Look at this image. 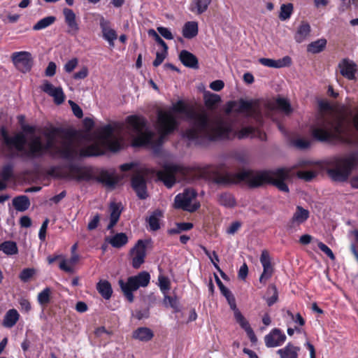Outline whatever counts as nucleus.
<instances>
[{
	"label": "nucleus",
	"instance_id": "a211bd4d",
	"mask_svg": "<svg viewBox=\"0 0 358 358\" xmlns=\"http://www.w3.org/2000/svg\"><path fill=\"white\" fill-rule=\"evenodd\" d=\"M309 215L310 213L308 210L303 208L301 206H297L296 208V211L287 223V229H293L299 227L308 219Z\"/></svg>",
	"mask_w": 358,
	"mask_h": 358
},
{
	"label": "nucleus",
	"instance_id": "c85d7f7f",
	"mask_svg": "<svg viewBox=\"0 0 358 358\" xmlns=\"http://www.w3.org/2000/svg\"><path fill=\"white\" fill-rule=\"evenodd\" d=\"M217 202L225 208H231L236 206L234 196L229 192H223L217 194Z\"/></svg>",
	"mask_w": 358,
	"mask_h": 358
},
{
	"label": "nucleus",
	"instance_id": "bf43d9fd",
	"mask_svg": "<svg viewBox=\"0 0 358 358\" xmlns=\"http://www.w3.org/2000/svg\"><path fill=\"white\" fill-rule=\"evenodd\" d=\"M317 245H318V248L324 253H325L331 260H335V259H336L335 255H334L331 250L327 245H326L322 242H319Z\"/></svg>",
	"mask_w": 358,
	"mask_h": 358
},
{
	"label": "nucleus",
	"instance_id": "338daca9",
	"mask_svg": "<svg viewBox=\"0 0 358 358\" xmlns=\"http://www.w3.org/2000/svg\"><path fill=\"white\" fill-rule=\"evenodd\" d=\"M87 75L88 69L86 66H83L79 71L74 73L73 78L76 80H82L85 78Z\"/></svg>",
	"mask_w": 358,
	"mask_h": 358
},
{
	"label": "nucleus",
	"instance_id": "473e14b6",
	"mask_svg": "<svg viewBox=\"0 0 358 358\" xmlns=\"http://www.w3.org/2000/svg\"><path fill=\"white\" fill-rule=\"evenodd\" d=\"M198 34V24L191 21L185 24L182 28V35L185 38H192Z\"/></svg>",
	"mask_w": 358,
	"mask_h": 358
},
{
	"label": "nucleus",
	"instance_id": "4be33fe9",
	"mask_svg": "<svg viewBox=\"0 0 358 358\" xmlns=\"http://www.w3.org/2000/svg\"><path fill=\"white\" fill-rule=\"evenodd\" d=\"M44 92L54 98L56 104L60 105L64 101V94L61 87H55L50 83L45 81L42 87Z\"/></svg>",
	"mask_w": 358,
	"mask_h": 358
},
{
	"label": "nucleus",
	"instance_id": "393cba45",
	"mask_svg": "<svg viewBox=\"0 0 358 358\" xmlns=\"http://www.w3.org/2000/svg\"><path fill=\"white\" fill-rule=\"evenodd\" d=\"M179 59L186 67L193 69H199V61L197 57L194 54L186 50H183L180 52Z\"/></svg>",
	"mask_w": 358,
	"mask_h": 358
},
{
	"label": "nucleus",
	"instance_id": "4d7b16f0",
	"mask_svg": "<svg viewBox=\"0 0 358 358\" xmlns=\"http://www.w3.org/2000/svg\"><path fill=\"white\" fill-rule=\"evenodd\" d=\"M167 53L168 50L164 49L162 52H157L156 53V58L153 62V66L155 67L159 66L166 57Z\"/></svg>",
	"mask_w": 358,
	"mask_h": 358
},
{
	"label": "nucleus",
	"instance_id": "aec40b11",
	"mask_svg": "<svg viewBox=\"0 0 358 358\" xmlns=\"http://www.w3.org/2000/svg\"><path fill=\"white\" fill-rule=\"evenodd\" d=\"M63 15L64 16V21L68 26L67 33L73 36L76 35L80 28L75 13L70 8H64L63 9Z\"/></svg>",
	"mask_w": 358,
	"mask_h": 358
},
{
	"label": "nucleus",
	"instance_id": "1a4fd4ad",
	"mask_svg": "<svg viewBox=\"0 0 358 358\" xmlns=\"http://www.w3.org/2000/svg\"><path fill=\"white\" fill-rule=\"evenodd\" d=\"M188 169L181 165L168 164L157 172V178L168 188H171L178 181L186 180Z\"/></svg>",
	"mask_w": 358,
	"mask_h": 358
},
{
	"label": "nucleus",
	"instance_id": "72a5a7b5",
	"mask_svg": "<svg viewBox=\"0 0 358 358\" xmlns=\"http://www.w3.org/2000/svg\"><path fill=\"white\" fill-rule=\"evenodd\" d=\"M203 99L206 106L210 110L215 109L217 105L221 101L220 95L209 92L204 93Z\"/></svg>",
	"mask_w": 358,
	"mask_h": 358
},
{
	"label": "nucleus",
	"instance_id": "f03ea898",
	"mask_svg": "<svg viewBox=\"0 0 358 358\" xmlns=\"http://www.w3.org/2000/svg\"><path fill=\"white\" fill-rule=\"evenodd\" d=\"M173 110L185 115L189 127L183 132V137L196 144H202L206 139L226 136L229 127L222 122H211L208 113L204 109H187L182 101L173 104Z\"/></svg>",
	"mask_w": 358,
	"mask_h": 358
},
{
	"label": "nucleus",
	"instance_id": "603ef678",
	"mask_svg": "<svg viewBox=\"0 0 358 358\" xmlns=\"http://www.w3.org/2000/svg\"><path fill=\"white\" fill-rule=\"evenodd\" d=\"M234 317L236 322L241 325V327L246 331L248 329L250 326L248 322L245 320L243 315L241 314L240 310H237L236 313H234Z\"/></svg>",
	"mask_w": 358,
	"mask_h": 358
},
{
	"label": "nucleus",
	"instance_id": "4468645a",
	"mask_svg": "<svg viewBox=\"0 0 358 358\" xmlns=\"http://www.w3.org/2000/svg\"><path fill=\"white\" fill-rule=\"evenodd\" d=\"M222 122L224 124H225V125L227 126V127H229V132H227V134L226 135V136L219 137V138H216L215 139H206V142L214 141H217V140H223V139H232L235 137H237L238 139H243V138H246L249 136L252 137V136L253 135V133H255V127H245L242 128L239 131H235L233 130L231 124L222 119H220V118L215 119V120L212 119V120H211V122Z\"/></svg>",
	"mask_w": 358,
	"mask_h": 358
},
{
	"label": "nucleus",
	"instance_id": "9d476101",
	"mask_svg": "<svg viewBox=\"0 0 358 358\" xmlns=\"http://www.w3.org/2000/svg\"><path fill=\"white\" fill-rule=\"evenodd\" d=\"M150 280V275L149 273L142 271L136 275L129 277L127 282H124L123 280H119L118 284L124 296L129 302L131 303L134 299L133 292L136 291L141 287H147Z\"/></svg>",
	"mask_w": 358,
	"mask_h": 358
},
{
	"label": "nucleus",
	"instance_id": "6ab92c4d",
	"mask_svg": "<svg viewBox=\"0 0 358 358\" xmlns=\"http://www.w3.org/2000/svg\"><path fill=\"white\" fill-rule=\"evenodd\" d=\"M260 262L263 266V273L260 275L259 282L266 284V281L271 278L273 273V268L271 266L269 255L266 250L262 252Z\"/></svg>",
	"mask_w": 358,
	"mask_h": 358
},
{
	"label": "nucleus",
	"instance_id": "5701e85b",
	"mask_svg": "<svg viewBox=\"0 0 358 358\" xmlns=\"http://www.w3.org/2000/svg\"><path fill=\"white\" fill-rule=\"evenodd\" d=\"M338 67L342 76L349 80L355 78V73L357 71V66L353 62L344 59L339 63Z\"/></svg>",
	"mask_w": 358,
	"mask_h": 358
},
{
	"label": "nucleus",
	"instance_id": "c756f323",
	"mask_svg": "<svg viewBox=\"0 0 358 358\" xmlns=\"http://www.w3.org/2000/svg\"><path fill=\"white\" fill-rule=\"evenodd\" d=\"M79 255L76 253L72 254L71 258L69 260L62 259L59 263V268L65 272L73 273L74 270L72 267L79 261Z\"/></svg>",
	"mask_w": 358,
	"mask_h": 358
},
{
	"label": "nucleus",
	"instance_id": "e2e57ef3",
	"mask_svg": "<svg viewBox=\"0 0 358 358\" xmlns=\"http://www.w3.org/2000/svg\"><path fill=\"white\" fill-rule=\"evenodd\" d=\"M294 145L299 149H306L310 145V141L308 140L299 138L294 141Z\"/></svg>",
	"mask_w": 358,
	"mask_h": 358
},
{
	"label": "nucleus",
	"instance_id": "39448f33",
	"mask_svg": "<svg viewBox=\"0 0 358 358\" xmlns=\"http://www.w3.org/2000/svg\"><path fill=\"white\" fill-rule=\"evenodd\" d=\"M352 122L358 131V113L353 116ZM311 134L315 140L320 142L358 147V134L352 131L341 118L318 123L312 127Z\"/></svg>",
	"mask_w": 358,
	"mask_h": 358
},
{
	"label": "nucleus",
	"instance_id": "dca6fc26",
	"mask_svg": "<svg viewBox=\"0 0 358 358\" xmlns=\"http://www.w3.org/2000/svg\"><path fill=\"white\" fill-rule=\"evenodd\" d=\"M147 170H140L135 173L131 178V186L138 197L145 199L148 197L145 176Z\"/></svg>",
	"mask_w": 358,
	"mask_h": 358
},
{
	"label": "nucleus",
	"instance_id": "6e6d98bb",
	"mask_svg": "<svg viewBox=\"0 0 358 358\" xmlns=\"http://www.w3.org/2000/svg\"><path fill=\"white\" fill-rule=\"evenodd\" d=\"M35 273V270L34 268H24L23 269L20 274V278L23 282H27Z\"/></svg>",
	"mask_w": 358,
	"mask_h": 358
},
{
	"label": "nucleus",
	"instance_id": "c9c22d12",
	"mask_svg": "<svg viewBox=\"0 0 358 358\" xmlns=\"http://www.w3.org/2000/svg\"><path fill=\"white\" fill-rule=\"evenodd\" d=\"M97 290L105 299H109L111 297L113 290L110 283L107 280H100L96 285Z\"/></svg>",
	"mask_w": 358,
	"mask_h": 358
},
{
	"label": "nucleus",
	"instance_id": "cd10ccee",
	"mask_svg": "<svg viewBox=\"0 0 358 358\" xmlns=\"http://www.w3.org/2000/svg\"><path fill=\"white\" fill-rule=\"evenodd\" d=\"M106 241L113 248H120L128 242V237L125 233H117L111 237H107Z\"/></svg>",
	"mask_w": 358,
	"mask_h": 358
},
{
	"label": "nucleus",
	"instance_id": "de8ad7c7",
	"mask_svg": "<svg viewBox=\"0 0 358 358\" xmlns=\"http://www.w3.org/2000/svg\"><path fill=\"white\" fill-rule=\"evenodd\" d=\"M51 290L49 287H46L38 295V301L41 305H46L50 301Z\"/></svg>",
	"mask_w": 358,
	"mask_h": 358
},
{
	"label": "nucleus",
	"instance_id": "49530a36",
	"mask_svg": "<svg viewBox=\"0 0 358 358\" xmlns=\"http://www.w3.org/2000/svg\"><path fill=\"white\" fill-rule=\"evenodd\" d=\"M109 208L110 211V219L118 221L122 213L121 203L111 202Z\"/></svg>",
	"mask_w": 358,
	"mask_h": 358
},
{
	"label": "nucleus",
	"instance_id": "f704fd0d",
	"mask_svg": "<svg viewBox=\"0 0 358 358\" xmlns=\"http://www.w3.org/2000/svg\"><path fill=\"white\" fill-rule=\"evenodd\" d=\"M310 26L306 22H302L299 27L296 34L295 40L297 43L303 42L310 34Z\"/></svg>",
	"mask_w": 358,
	"mask_h": 358
},
{
	"label": "nucleus",
	"instance_id": "a19ab883",
	"mask_svg": "<svg viewBox=\"0 0 358 358\" xmlns=\"http://www.w3.org/2000/svg\"><path fill=\"white\" fill-rule=\"evenodd\" d=\"M56 20V17L55 16H48L41 20H40L33 27V29L35 31L41 30L45 29L50 25L52 24Z\"/></svg>",
	"mask_w": 358,
	"mask_h": 358
},
{
	"label": "nucleus",
	"instance_id": "8fccbe9b",
	"mask_svg": "<svg viewBox=\"0 0 358 358\" xmlns=\"http://www.w3.org/2000/svg\"><path fill=\"white\" fill-rule=\"evenodd\" d=\"M296 176L298 178L308 182L312 180L317 176V173L313 171H299Z\"/></svg>",
	"mask_w": 358,
	"mask_h": 358
},
{
	"label": "nucleus",
	"instance_id": "0e129e2a",
	"mask_svg": "<svg viewBox=\"0 0 358 358\" xmlns=\"http://www.w3.org/2000/svg\"><path fill=\"white\" fill-rule=\"evenodd\" d=\"M48 223H49V219L45 218V220L43 221V222L41 227V229H40V231L38 233V237H39L40 240H41V241H44L45 238L46 230L48 228Z\"/></svg>",
	"mask_w": 358,
	"mask_h": 358
},
{
	"label": "nucleus",
	"instance_id": "09e8293b",
	"mask_svg": "<svg viewBox=\"0 0 358 358\" xmlns=\"http://www.w3.org/2000/svg\"><path fill=\"white\" fill-rule=\"evenodd\" d=\"M278 107L285 114L288 115L292 112V108L289 102L283 98H279L276 100Z\"/></svg>",
	"mask_w": 358,
	"mask_h": 358
},
{
	"label": "nucleus",
	"instance_id": "052dcab7",
	"mask_svg": "<svg viewBox=\"0 0 358 358\" xmlns=\"http://www.w3.org/2000/svg\"><path fill=\"white\" fill-rule=\"evenodd\" d=\"M157 30L164 38L167 40H172L173 38V34L168 28L164 27H158Z\"/></svg>",
	"mask_w": 358,
	"mask_h": 358
},
{
	"label": "nucleus",
	"instance_id": "58836bf2",
	"mask_svg": "<svg viewBox=\"0 0 358 358\" xmlns=\"http://www.w3.org/2000/svg\"><path fill=\"white\" fill-rule=\"evenodd\" d=\"M162 216V213L159 210H155L148 219V222L150 230L157 231L160 228L159 218Z\"/></svg>",
	"mask_w": 358,
	"mask_h": 358
},
{
	"label": "nucleus",
	"instance_id": "b1692460",
	"mask_svg": "<svg viewBox=\"0 0 358 358\" xmlns=\"http://www.w3.org/2000/svg\"><path fill=\"white\" fill-rule=\"evenodd\" d=\"M259 62L261 64L265 66L277 69L289 66L292 64V59L289 56H285L283 58L277 60L268 58H260Z\"/></svg>",
	"mask_w": 358,
	"mask_h": 358
},
{
	"label": "nucleus",
	"instance_id": "2f4dec72",
	"mask_svg": "<svg viewBox=\"0 0 358 358\" xmlns=\"http://www.w3.org/2000/svg\"><path fill=\"white\" fill-rule=\"evenodd\" d=\"M299 350V348L288 343L285 348L278 350L277 353L280 355V358H297Z\"/></svg>",
	"mask_w": 358,
	"mask_h": 358
},
{
	"label": "nucleus",
	"instance_id": "f257e3e1",
	"mask_svg": "<svg viewBox=\"0 0 358 358\" xmlns=\"http://www.w3.org/2000/svg\"><path fill=\"white\" fill-rule=\"evenodd\" d=\"M59 127H51L43 133L46 138L43 144L40 136H32L27 141L24 134L20 133L9 136L5 129H1V136L4 143L8 147H14L22 155L28 159H36L48 154L52 158H61L72 160L78 156L90 157L100 154L98 147L92 145L86 149H80L71 136L64 135L59 141L56 136L62 131Z\"/></svg>",
	"mask_w": 358,
	"mask_h": 358
},
{
	"label": "nucleus",
	"instance_id": "0eeeda50",
	"mask_svg": "<svg viewBox=\"0 0 358 358\" xmlns=\"http://www.w3.org/2000/svg\"><path fill=\"white\" fill-rule=\"evenodd\" d=\"M126 122L129 129L136 135L133 140V146L138 147L152 144L155 134L148 128L145 118L136 115H129L127 117Z\"/></svg>",
	"mask_w": 358,
	"mask_h": 358
},
{
	"label": "nucleus",
	"instance_id": "6e6552de",
	"mask_svg": "<svg viewBox=\"0 0 358 358\" xmlns=\"http://www.w3.org/2000/svg\"><path fill=\"white\" fill-rule=\"evenodd\" d=\"M233 111L243 113L247 117L254 118L259 124H262V114L257 100H245L240 99L237 101H229L226 104L224 112L227 115Z\"/></svg>",
	"mask_w": 358,
	"mask_h": 358
},
{
	"label": "nucleus",
	"instance_id": "680f3d73",
	"mask_svg": "<svg viewBox=\"0 0 358 358\" xmlns=\"http://www.w3.org/2000/svg\"><path fill=\"white\" fill-rule=\"evenodd\" d=\"M78 63V60L77 58H73V59L69 60L64 65V70L67 73L72 72L75 69V68L77 66Z\"/></svg>",
	"mask_w": 358,
	"mask_h": 358
},
{
	"label": "nucleus",
	"instance_id": "69168bd1",
	"mask_svg": "<svg viewBox=\"0 0 358 358\" xmlns=\"http://www.w3.org/2000/svg\"><path fill=\"white\" fill-rule=\"evenodd\" d=\"M100 215L99 214L95 215L92 220L88 223L87 229L89 231H92L98 227Z\"/></svg>",
	"mask_w": 358,
	"mask_h": 358
},
{
	"label": "nucleus",
	"instance_id": "774afa93",
	"mask_svg": "<svg viewBox=\"0 0 358 358\" xmlns=\"http://www.w3.org/2000/svg\"><path fill=\"white\" fill-rule=\"evenodd\" d=\"M56 67L55 63L50 62L45 69V75L50 77L53 76L56 72Z\"/></svg>",
	"mask_w": 358,
	"mask_h": 358
},
{
	"label": "nucleus",
	"instance_id": "ea45409f",
	"mask_svg": "<svg viewBox=\"0 0 358 358\" xmlns=\"http://www.w3.org/2000/svg\"><path fill=\"white\" fill-rule=\"evenodd\" d=\"M0 251L8 255H13L17 253L18 249L16 243L8 241L0 244Z\"/></svg>",
	"mask_w": 358,
	"mask_h": 358
},
{
	"label": "nucleus",
	"instance_id": "9b49d317",
	"mask_svg": "<svg viewBox=\"0 0 358 358\" xmlns=\"http://www.w3.org/2000/svg\"><path fill=\"white\" fill-rule=\"evenodd\" d=\"M157 129L160 134L159 140L172 134L178 127V122L171 111L159 110L157 113Z\"/></svg>",
	"mask_w": 358,
	"mask_h": 358
},
{
	"label": "nucleus",
	"instance_id": "e433bc0d",
	"mask_svg": "<svg viewBox=\"0 0 358 358\" xmlns=\"http://www.w3.org/2000/svg\"><path fill=\"white\" fill-rule=\"evenodd\" d=\"M19 319V314L17 311L15 309L9 310L3 320V325L6 327H13Z\"/></svg>",
	"mask_w": 358,
	"mask_h": 358
},
{
	"label": "nucleus",
	"instance_id": "37998d69",
	"mask_svg": "<svg viewBox=\"0 0 358 358\" xmlns=\"http://www.w3.org/2000/svg\"><path fill=\"white\" fill-rule=\"evenodd\" d=\"M211 1L212 0H194L192 5L194 6L196 13L201 15L207 10Z\"/></svg>",
	"mask_w": 358,
	"mask_h": 358
},
{
	"label": "nucleus",
	"instance_id": "2eb2a0df",
	"mask_svg": "<svg viewBox=\"0 0 358 358\" xmlns=\"http://www.w3.org/2000/svg\"><path fill=\"white\" fill-rule=\"evenodd\" d=\"M12 61L15 67L22 73L29 71L33 65V58L29 52L21 51L13 52Z\"/></svg>",
	"mask_w": 358,
	"mask_h": 358
},
{
	"label": "nucleus",
	"instance_id": "f8f14e48",
	"mask_svg": "<svg viewBox=\"0 0 358 358\" xmlns=\"http://www.w3.org/2000/svg\"><path fill=\"white\" fill-rule=\"evenodd\" d=\"M122 124H115V127L110 124L103 126L99 129V140L101 143L108 147L109 150L117 152L121 148V140L114 135L115 129H122Z\"/></svg>",
	"mask_w": 358,
	"mask_h": 358
},
{
	"label": "nucleus",
	"instance_id": "13d9d810",
	"mask_svg": "<svg viewBox=\"0 0 358 358\" xmlns=\"http://www.w3.org/2000/svg\"><path fill=\"white\" fill-rule=\"evenodd\" d=\"M148 34L151 36H152L155 41L160 45L163 49L168 50V45L166 43L163 41V39L157 34V33L154 29H150L148 31Z\"/></svg>",
	"mask_w": 358,
	"mask_h": 358
},
{
	"label": "nucleus",
	"instance_id": "7ed1b4c3",
	"mask_svg": "<svg viewBox=\"0 0 358 358\" xmlns=\"http://www.w3.org/2000/svg\"><path fill=\"white\" fill-rule=\"evenodd\" d=\"M289 178V171L286 169H278L274 171H243L236 173H217L213 181L224 186L236 184L244 181L251 188L262 186L265 184H272L279 190L289 192V188L285 182Z\"/></svg>",
	"mask_w": 358,
	"mask_h": 358
},
{
	"label": "nucleus",
	"instance_id": "3c124183",
	"mask_svg": "<svg viewBox=\"0 0 358 358\" xmlns=\"http://www.w3.org/2000/svg\"><path fill=\"white\" fill-rule=\"evenodd\" d=\"M163 303L166 307H171L176 311L178 310V301L176 298L165 294Z\"/></svg>",
	"mask_w": 358,
	"mask_h": 358
},
{
	"label": "nucleus",
	"instance_id": "a18cd8bd",
	"mask_svg": "<svg viewBox=\"0 0 358 358\" xmlns=\"http://www.w3.org/2000/svg\"><path fill=\"white\" fill-rule=\"evenodd\" d=\"M0 177L5 182L12 178L13 177V166L11 164L3 166L0 172Z\"/></svg>",
	"mask_w": 358,
	"mask_h": 358
},
{
	"label": "nucleus",
	"instance_id": "f3484780",
	"mask_svg": "<svg viewBox=\"0 0 358 358\" xmlns=\"http://www.w3.org/2000/svg\"><path fill=\"white\" fill-rule=\"evenodd\" d=\"M150 242V240H138L134 248L131 250V252L134 253L132 266L134 268H140L144 263L146 256V246Z\"/></svg>",
	"mask_w": 358,
	"mask_h": 358
},
{
	"label": "nucleus",
	"instance_id": "7c9ffc66",
	"mask_svg": "<svg viewBox=\"0 0 358 358\" xmlns=\"http://www.w3.org/2000/svg\"><path fill=\"white\" fill-rule=\"evenodd\" d=\"M13 206L16 210L23 212L29 208L30 201L27 196H18L13 199Z\"/></svg>",
	"mask_w": 358,
	"mask_h": 358
},
{
	"label": "nucleus",
	"instance_id": "423d86ee",
	"mask_svg": "<svg viewBox=\"0 0 358 358\" xmlns=\"http://www.w3.org/2000/svg\"><path fill=\"white\" fill-rule=\"evenodd\" d=\"M358 164V153L353 152L343 157H335L327 163V173L335 182H345Z\"/></svg>",
	"mask_w": 358,
	"mask_h": 358
},
{
	"label": "nucleus",
	"instance_id": "c03bdc74",
	"mask_svg": "<svg viewBox=\"0 0 358 358\" xmlns=\"http://www.w3.org/2000/svg\"><path fill=\"white\" fill-rule=\"evenodd\" d=\"M293 11V5L292 3H287L282 4L280 6V12L279 15V18L281 20H286L289 19Z\"/></svg>",
	"mask_w": 358,
	"mask_h": 358
},
{
	"label": "nucleus",
	"instance_id": "bb28decb",
	"mask_svg": "<svg viewBox=\"0 0 358 358\" xmlns=\"http://www.w3.org/2000/svg\"><path fill=\"white\" fill-rule=\"evenodd\" d=\"M153 331L148 327H138L133 331L132 337L143 342H148L152 339Z\"/></svg>",
	"mask_w": 358,
	"mask_h": 358
},
{
	"label": "nucleus",
	"instance_id": "79ce46f5",
	"mask_svg": "<svg viewBox=\"0 0 358 358\" xmlns=\"http://www.w3.org/2000/svg\"><path fill=\"white\" fill-rule=\"evenodd\" d=\"M267 294H271V297L266 299L268 306H271L278 300V292L275 285L271 284L268 287Z\"/></svg>",
	"mask_w": 358,
	"mask_h": 358
},
{
	"label": "nucleus",
	"instance_id": "5fc2aeb1",
	"mask_svg": "<svg viewBox=\"0 0 358 358\" xmlns=\"http://www.w3.org/2000/svg\"><path fill=\"white\" fill-rule=\"evenodd\" d=\"M158 280L161 290L165 294V292L170 289L169 279L166 276L159 275Z\"/></svg>",
	"mask_w": 358,
	"mask_h": 358
},
{
	"label": "nucleus",
	"instance_id": "4c0bfd02",
	"mask_svg": "<svg viewBox=\"0 0 358 358\" xmlns=\"http://www.w3.org/2000/svg\"><path fill=\"white\" fill-rule=\"evenodd\" d=\"M326 45L327 40L324 38H320L310 43L307 47V50L308 52L313 54L319 53L325 48Z\"/></svg>",
	"mask_w": 358,
	"mask_h": 358
},
{
	"label": "nucleus",
	"instance_id": "20e7f679",
	"mask_svg": "<svg viewBox=\"0 0 358 358\" xmlns=\"http://www.w3.org/2000/svg\"><path fill=\"white\" fill-rule=\"evenodd\" d=\"M48 173V175L59 179L77 182L96 181L109 189H113L122 179L114 170L96 169L94 171L74 163H69L63 166H52Z\"/></svg>",
	"mask_w": 358,
	"mask_h": 358
},
{
	"label": "nucleus",
	"instance_id": "412c9836",
	"mask_svg": "<svg viewBox=\"0 0 358 358\" xmlns=\"http://www.w3.org/2000/svg\"><path fill=\"white\" fill-rule=\"evenodd\" d=\"M286 340V336L280 329H273L264 338L265 344L268 348H274L280 345Z\"/></svg>",
	"mask_w": 358,
	"mask_h": 358
},
{
	"label": "nucleus",
	"instance_id": "ddd939ff",
	"mask_svg": "<svg viewBox=\"0 0 358 358\" xmlns=\"http://www.w3.org/2000/svg\"><path fill=\"white\" fill-rule=\"evenodd\" d=\"M196 195L197 193L194 189H185L182 193L178 194L175 197V208L191 213L196 211L200 207V204L199 203L192 204L191 203L196 198Z\"/></svg>",
	"mask_w": 358,
	"mask_h": 358
},
{
	"label": "nucleus",
	"instance_id": "864d4df0",
	"mask_svg": "<svg viewBox=\"0 0 358 358\" xmlns=\"http://www.w3.org/2000/svg\"><path fill=\"white\" fill-rule=\"evenodd\" d=\"M177 229H173L170 231L171 234H178L182 231H187L193 227V224L189 222H182L177 224Z\"/></svg>",
	"mask_w": 358,
	"mask_h": 358
},
{
	"label": "nucleus",
	"instance_id": "a878e982",
	"mask_svg": "<svg viewBox=\"0 0 358 358\" xmlns=\"http://www.w3.org/2000/svg\"><path fill=\"white\" fill-rule=\"evenodd\" d=\"M100 27L103 38L108 42L110 46H114V41L117 38L116 31L110 27L109 22L103 17L100 20Z\"/></svg>",
	"mask_w": 358,
	"mask_h": 358
}]
</instances>
